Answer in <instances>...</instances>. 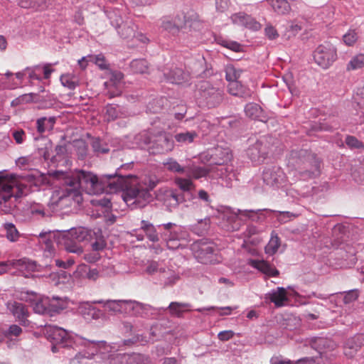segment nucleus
Segmentation results:
<instances>
[{"label":"nucleus","instance_id":"c9c22d12","mask_svg":"<svg viewBox=\"0 0 364 364\" xmlns=\"http://www.w3.org/2000/svg\"><path fill=\"white\" fill-rule=\"evenodd\" d=\"M112 313L124 314L125 300H99L96 301Z\"/></svg>","mask_w":364,"mask_h":364},{"label":"nucleus","instance_id":"774afa93","mask_svg":"<svg viewBox=\"0 0 364 364\" xmlns=\"http://www.w3.org/2000/svg\"><path fill=\"white\" fill-rule=\"evenodd\" d=\"M279 247V240L278 237H272L269 243L265 247V252L268 255H274Z\"/></svg>","mask_w":364,"mask_h":364},{"label":"nucleus","instance_id":"09e8293b","mask_svg":"<svg viewBox=\"0 0 364 364\" xmlns=\"http://www.w3.org/2000/svg\"><path fill=\"white\" fill-rule=\"evenodd\" d=\"M60 80L63 87L70 90H75L79 85L77 77L69 73L62 75L60 77Z\"/></svg>","mask_w":364,"mask_h":364},{"label":"nucleus","instance_id":"a18cd8bd","mask_svg":"<svg viewBox=\"0 0 364 364\" xmlns=\"http://www.w3.org/2000/svg\"><path fill=\"white\" fill-rule=\"evenodd\" d=\"M80 312L85 319H97L101 314L98 309L88 304L82 305L80 307Z\"/></svg>","mask_w":364,"mask_h":364},{"label":"nucleus","instance_id":"b1692460","mask_svg":"<svg viewBox=\"0 0 364 364\" xmlns=\"http://www.w3.org/2000/svg\"><path fill=\"white\" fill-rule=\"evenodd\" d=\"M249 264L262 273L265 277H274L279 273L273 264L263 259H250Z\"/></svg>","mask_w":364,"mask_h":364},{"label":"nucleus","instance_id":"473e14b6","mask_svg":"<svg viewBox=\"0 0 364 364\" xmlns=\"http://www.w3.org/2000/svg\"><path fill=\"white\" fill-rule=\"evenodd\" d=\"M228 92L232 95L242 98L250 97L252 93L250 89L242 85L239 81L229 83Z\"/></svg>","mask_w":364,"mask_h":364},{"label":"nucleus","instance_id":"f257e3e1","mask_svg":"<svg viewBox=\"0 0 364 364\" xmlns=\"http://www.w3.org/2000/svg\"><path fill=\"white\" fill-rule=\"evenodd\" d=\"M132 167V163L121 166L114 174H107L97 177L90 171L75 170L68 173L64 178V183L73 186L88 195H99L103 193H114L124 186L122 171Z\"/></svg>","mask_w":364,"mask_h":364},{"label":"nucleus","instance_id":"412c9836","mask_svg":"<svg viewBox=\"0 0 364 364\" xmlns=\"http://www.w3.org/2000/svg\"><path fill=\"white\" fill-rule=\"evenodd\" d=\"M364 344V336L357 334L349 338L343 346V352L348 358H353Z\"/></svg>","mask_w":364,"mask_h":364},{"label":"nucleus","instance_id":"0eeeda50","mask_svg":"<svg viewBox=\"0 0 364 364\" xmlns=\"http://www.w3.org/2000/svg\"><path fill=\"white\" fill-rule=\"evenodd\" d=\"M78 339L80 340V342L85 348L90 349L91 352L85 353L84 354L79 353L78 355H76L77 358H86L92 359L94 355H99L102 360L106 362L110 354L114 351L113 350L114 347L107 344L105 341H96L87 340L83 338H79Z\"/></svg>","mask_w":364,"mask_h":364},{"label":"nucleus","instance_id":"2eb2a0df","mask_svg":"<svg viewBox=\"0 0 364 364\" xmlns=\"http://www.w3.org/2000/svg\"><path fill=\"white\" fill-rule=\"evenodd\" d=\"M134 232V233L132 235L135 236L138 241L144 240V235L152 242L159 241V233L157 226L154 225L147 220H141L139 230H135Z\"/></svg>","mask_w":364,"mask_h":364},{"label":"nucleus","instance_id":"39448f33","mask_svg":"<svg viewBox=\"0 0 364 364\" xmlns=\"http://www.w3.org/2000/svg\"><path fill=\"white\" fill-rule=\"evenodd\" d=\"M63 188L55 190L50 200V205L53 208L65 209L67 208H76L82 202L81 191L73 186L66 185Z\"/></svg>","mask_w":364,"mask_h":364},{"label":"nucleus","instance_id":"5fc2aeb1","mask_svg":"<svg viewBox=\"0 0 364 364\" xmlns=\"http://www.w3.org/2000/svg\"><path fill=\"white\" fill-rule=\"evenodd\" d=\"M107 18L109 19L111 25L115 28L116 30L120 28L122 24L124 23L121 16L119 10H111L106 12Z\"/></svg>","mask_w":364,"mask_h":364},{"label":"nucleus","instance_id":"4be33fe9","mask_svg":"<svg viewBox=\"0 0 364 364\" xmlns=\"http://www.w3.org/2000/svg\"><path fill=\"white\" fill-rule=\"evenodd\" d=\"M124 75L119 71L112 73L109 82H105V87L108 89L107 95L110 98L119 95L122 92L121 83Z\"/></svg>","mask_w":364,"mask_h":364},{"label":"nucleus","instance_id":"7c9ffc66","mask_svg":"<svg viewBox=\"0 0 364 364\" xmlns=\"http://www.w3.org/2000/svg\"><path fill=\"white\" fill-rule=\"evenodd\" d=\"M266 298L274 303L276 306H282L287 301V291L284 287H277V289L267 294Z\"/></svg>","mask_w":364,"mask_h":364},{"label":"nucleus","instance_id":"e433bc0d","mask_svg":"<svg viewBox=\"0 0 364 364\" xmlns=\"http://www.w3.org/2000/svg\"><path fill=\"white\" fill-rule=\"evenodd\" d=\"M275 13L279 15H287L291 11V6L287 0H266Z\"/></svg>","mask_w":364,"mask_h":364},{"label":"nucleus","instance_id":"aec40b11","mask_svg":"<svg viewBox=\"0 0 364 364\" xmlns=\"http://www.w3.org/2000/svg\"><path fill=\"white\" fill-rule=\"evenodd\" d=\"M48 338L58 345L71 346L72 341L68 337L67 331L58 326H50L47 331Z\"/></svg>","mask_w":364,"mask_h":364},{"label":"nucleus","instance_id":"4c0bfd02","mask_svg":"<svg viewBox=\"0 0 364 364\" xmlns=\"http://www.w3.org/2000/svg\"><path fill=\"white\" fill-rule=\"evenodd\" d=\"M12 267L18 269L21 272L26 271L34 272L36 269V263L26 258L13 259Z\"/></svg>","mask_w":364,"mask_h":364},{"label":"nucleus","instance_id":"a878e982","mask_svg":"<svg viewBox=\"0 0 364 364\" xmlns=\"http://www.w3.org/2000/svg\"><path fill=\"white\" fill-rule=\"evenodd\" d=\"M359 296L358 289H351L343 293L338 292L331 294V297L334 299L336 306H341L342 304L346 306L350 305L357 300Z\"/></svg>","mask_w":364,"mask_h":364},{"label":"nucleus","instance_id":"5701e85b","mask_svg":"<svg viewBox=\"0 0 364 364\" xmlns=\"http://www.w3.org/2000/svg\"><path fill=\"white\" fill-rule=\"evenodd\" d=\"M202 96L205 99L209 107H215L223 101V91L220 89L210 87L208 83L204 86Z\"/></svg>","mask_w":364,"mask_h":364},{"label":"nucleus","instance_id":"9d476101","mask_svg":"<svg viewBox=\"0 0 364 364\" xmlns=\"http://www.w3.org/2000/svg\"><path fill=\"white\" fill-rule=\"evenodd\" d=\"M314 59L320 67L327 69L337 59L336 49L331 43L319 45L314 52Z\"/></svg>","mask_w":364,"mask_h":364},{"label":"nucleus","instance_id":"20e7f679","mask_svg":"<svg viewBox=\"0 0 364 364\" xmlns=\"http://www.w3.org/2000/svg\"><path fill=\"white\" fill-rule=\"evenodd\" d=\"M129 176H123L124 186L118 191L123 190L122 197L127 206L132 209L145 207L151 200V195L147 188L140 186H131L129 180L134 179L136 176L132 173H123Z\"/></svg>","mask_w":364,"mask_h":364},{"label":"nucleus","instance_id":"603ef678","mask_svg":"<svg viewBox=\"0 0 364 364\" xmlns=\"http://www.w3.org/2000/svg\"><path fill=\"white\" fill-rule=\"evenodd\" d=\"M181 237V228L179 229L173 228L169 232V240L166 241L168 249H176L180 246L179 240Z\"/></svg>","mask_w":364,"mask_h":364},{"label":"nucleus","instance_id":"c85d7f7f","mask_svg":"<svg viewBox=\"0 0 364 364\" xmlns=\"http://www.w3.org/2000/svg\"><path fill=\"white\" fill-rule=\"evenodd\" d=\"M191 304L188 303L171 302L167 308H159L157 311H165L169 310V313L176 317H181L183 314L186 311H191Z\"/></svg>","mask_w":364,"mask_h":364},{"label":"nucleus","instance_id":"2f4dec72","mask_svg":"<svg viewBox=\"0 0 364 364\" xmlns=\"http://www.w3.org/2000/svg\"><path fill=\"white\" fill-rule=\"evenodd\" d=\"M69 300L67 297L52 296L48 299V310L52 313H59L67 309Z\"/></svg>","mask_w":364,"mask_h":364},{"label":"nucleus","instance_id":"c03bdc74","mask_svg":"<svg viewBox=\"0 0 364 364\" xmlns=\"http://www.w3.org/2000/svg\"><path fill=\"white\" fill-rule=\"evenodd\" d=\"M124 113L121 111L118 105H108L106 107L105 117L107 121H114L118 118L123 117Z\"/></svg>","mask_w":364,"mask_h":364},{"label":"nucleus","instance_id":"0e129e2a","mask_svg":"<svg viewBox=\"0 0 364 364\" xmlns=\"http://www.w3.org/2000/svg\"><path fill=\"white\" fill-rule=\"evenodd\" d=\"M6 237L11 242L16 241L18 238V232L13 223H5Z\"/></svg>","mask_w":364,"mask_h":364},{"label":"nucleus","instance_id":"69168bd1","mask_svg":"<svg viewBox=\"0 0 364 364\" xmlns=\"http://www.w3.org/2000/svg\"><path fill=\"white\" fill-rule=\"evenodd\" d=\"M127 353H116L115 350L110 354L106 361L108 364H125Z\"/></svg>","mask_w":364,"mask_h":364},{"label":"nucleus","instance_id":"9b49d317","mask_svg":"<svg viewBox=\"0 0 364 364\" xmlns=\"http://www.w3.org/2000/svg\"><path fill=\"white\" fill-rule=\"evenodd\" d=\"M173 147L174 141L171 135L161 132L153 134L149 152L151 154H163L172 151Z\"/></svg>","mask_w":364,"mask_h":364},{"label":"nucleus","instance_id":"bb28decb","mask_svg":"<svg viewBox=\"0 0 364 364\" xmlns=\"http://www.w3.org/2000/svg\"><path fill=\"white\" fill-rule=\"evenodd\" d=\"M100 276L99 271L94 268L92 269L89 266L82 264L77 266L74 277L82 279H89L90 281H96Z\"/></svg>","mask_w":364,"mask_h":364},{"label":"nucleus","instance_id":"1a4fd4ad","mask_svg":"<svg viewBox=\"0 0 364 364\" xmlns=\"http://www.w3.org/2000/svg\"><path fill=\"white\" fill-rule=\"evenodd\" d=\"M14 186L7 183L6 179L0 175V205L5 213H9L16 206L15 202L18 196L14 193Z\"/></svg>","mask_w":364,"mask_h":364},{"label":"nucleus","instance_id":"423d86ee","mask_svg":"<svg viewBox=\"0 0 364 364\" xmlns=\"http://www.w3.org/2000/svg\"><path fill=\"white\" fill-rule=\"evenodd\" d=\"M87 232L83 228H74L61 232L58 242L62 243L65 249L72 253L82 254L83 250L80 243L87 239Z\"/></svg>","mask_w":364,"mask_h":364},{"label":"nucleus","instance_id":"864d4df0","mask_svg":"<svg viewBox=\"0 0 364 364\" xmlns=\"http://www.w3.org/2000/svg\"><path fill=\"white\" fill-rule=\"evenodd\" d=\"M122 38H129L134 36V25L131 21H126L117 30Z\"/></svg>","mask_w":364,"mask_h":364},{"label":"nucleus","instance_id":"de8ad7c7","mask_svg":"<svg viewBox=\"0 0 364 364\" xmlns=\"http://www.w3.org/2000/svg\"><path fill=\"white\" fill-rule=\"evenodd\" d=\"M159 233V239L161 238L165 242L167 240H169V232H171L173 228L179 229V227L173 223H167L165 224H161L157 225Z\"/></svg>","mask_w":364,"mask_h":364},{"label":"nucleus","instance_id":"bf43d9fd","mask_svg":"<svg viewBox=\"0 0 364 364\" xmlns=\"http://www.w3.org/2000/svg\"><path fill=\"white\" fill-rule=\"evenodd\" d=\"M25 71L26 72L31 82L34 80L41 81L43 80L42 67L41 65H36L32 68H26Z\"/></svg>","mask_w":364,"mask_h":364},{"label":"nucleus","instance_id":"37998d69","mask_svg":"<svg viewBox=\"0 0 364 364\" xmlns=\"http://www.w3.org/2000/svg\"><path fill=\"white\" fill-rule=\"evenodd\" d=\"M161 21V27L164 31L168 32L171 36H176L179 33L178 26L174 23L171 16H164Z\"/></svg>","mask_w":364,"mask_h":364},{"label":"nucleus","instance_id":"f704fd0d","mask_svg":"<svg viewBox=\"0 0 364 364\" xmlns=\"http://www.w3.org/2000/svg\"><path fill=\"white\" fill-rule=\"evenodd\" d=\"M171 18L174 23L178 26V29L180 31L183 26L188 25L189 27H193V24L198 21V16L196 14H193L190 16L183 14H177Z\"/></svg>","mask_w":364,"mask_h":364},{"label":"nucleus","instance_id":"680f3d73","mask_svg":"<svg viewBox=\"0 0 364 364\" xmlns=\"http://www.w3.org/2000/svg\"><path fill=\"white\" fill-rule=\"evenodd\" d=\"M22 333L23 329L17 324H11L5 330L6 338L9 340H12L14 338L20 336Z\"/></svg>","mask_w":364,"mask_h":364},{"label":"nucleus","instance_id":"052dcab7","mask_svg":"<svg viewBox=\"0 0 364 364\" xmlns=\"http://www.w3.org/2000/svg\"><path fill=\"white\" fill-rule=\"evenodd\" d=\"M164 267L165 266L161 262L156 261H150L148 262L147 263V265L146 267V272L149 274H156L159 277L160 275L161 272L163 271Z\"/></svg>","mask_w":364,"mask_h":364},{"label":"nucleus","instance_id":"13d9d810","mask_svg":"<svg viewBox=\"0 0 364 364\" xmlns=\"http://www.w3.org/2000/svg\"><path fill=\"white\" fill-rule=\"evenodd\" d=\"M242 73V70L237 68L232 65H229L225 68V77L229 83L238 81Z\"/></svg>","mask_w":364,"mask_h":364},{"label":"nucleus","instance_id":"f8f14e48","mask_svg":"<svg viewBox=\"0 0 364 364\" xmlns=\"http://www.w3.org/2000/svg\"><path fill=\"white\" fill-rule=\"evenodd\" d=\"M219 225L226 231L233 232L240 228L239 215L228 207H220L216 215Z\"/></svg>","mask_w":364,"mask_h":364},{"label":"nucleus","instance_id":"a211bd4d","mask_svg":"<svg viewBox=\"0 0 364 364\" xmlns=\"http://www.w3.org/2000/svg\"><path fill=\"white\" fill-rule=\"evenodd\" d=\"M165 80L170 83L181 84L188 81L189 75L183 71L181 68L171 64L167 65L162 70Z\"/></svg>","mask_w":364,"mask_h":364},{"label":"nucleus","instance_id":"6e6552de","mask_svg":"<svg viewBox=\"0 0 364 364\" xmlns=\"http://www.w3.org/2000/svg\"><path fill=\"white\" fill-rule=\"evenodd\" d=\"M193 250L194 257L200 263L208 264L219 262L217 249L213 243L200 242L193 245Z\"/></svg>","mask_w":364,"mask_h":364},{"label":"nucleus","instance_id":"ddd939ff","mask_svg":"<svg viewBox=\"0 0 364 364\" xmlns=\"http://www.w3.org/2000/svg\"><path fill=\"white\" fill-rule=\"evenodd\" d=\"M157 309L149 304L135 300H125L124 314L133 316L146 317L156 312Z\"/></svg>","mask_w":364,"mask_h":364},{"label":"nucleus","instance_id":"72a5a7b5","mask_svg":"<svg viewBox=\"0 0 364 364\" xmlns=\"http://www.w3.org/2000/svg\"><path fill=\"white\" fill-rule=\"evenodd\" d=\"M270 209L253 210H238V214L240 217H246L254 222H262L267 218L266 213H272Z\"/></svg>","mask_w":364,"mask_h":364},{"label":"nucleus","instance_id":"f03ea898","mask_svg":"<svg viewBox=\"0 0 364 364\" xmlns=\"http://www.w3.org/2000/svg\"><path fill=\"white\" fill-rule=\"evenodd\" d=\"M312 161L311 168L304 171H291L290 176H293L290 181L284 171L277 166H269L265 167L262 173L264 183L273 188H284L289 184L296 183L298 180H308L315 178L320 174V161L316 157L311 156Z\"/></svg>","mask_w":364,"mask_h":364},{"label":"nucleus","instance_id":"7ed1b4c3","mask_svg":"<svg viewBox=\"0 0 364 364\" xmlns=\"http://www.w3.org/2000/svg\"><path fill=\"white\" fill-rule=\"evenodd\" d=\"M203 160L209 162L212 168V171L215 173L221 181V185L225 187H231L232 181L236 178V174L234 167L228 162L232 158V153L228 147L217 146L213 147L201 156Z\"/></svg>","mask_w":364,"mask_h":364},{"label":"nucleus","instance_id":"8fccbe9b","mask_svg":"<svg viewBox=\"0 0 364 364\" xmlns=\"http://www.w3.org/2000/svg\"><path fill=\"white\" fill-rule=\"evenodd\" d=\"M166 168L173 173H185L186 171V166H182L178 162L173 158H168L164 163Z\"/></svg>","mask_w":364,"mask_h":364},{"label":"nucleus","instance_id":"6e6d98bb","mask_svg":"<svg viewBox=\"0 0 364 364\" xmlns=\"http://www.w3.org/2000/svg\"><path fill=\"white\" fill-rule=\"evenodd\" d=\"M130 69L134 73H145L149 69L148 63L144 59H134L130 63Z\"/></svg>","mask_w":364,"mask_h":364},{"label":"nucleus","instance_id":"338daca9","mask_svg":"<svg viewBox=\"0 0 364 364\" xmlns=\"http://www.w3.org/2000/svg\"><path fill=\"white\" fill-rule=\"evenodd\" d=\"M91 145L94 152L97 154H107L109 151L107 146L103 145L100 139H94Z\"/></svg>","mask_w":364,"mask_h":364},{"label":"nucleus","instance_id":"6ab92c4d","mask_svg":"<svg viewBox=\"0 0 364 364\" xmlns=\"http://www.w3.org/2000/svg\"><path fill=\"white\" fill-rule=\"evenodd\" d=\"M186 175L192 179H200L201 178H207L210 179L220 180L218 176H215V173L212 171V168H206L199 166H187Z\"/></svg>","mask_w":364,"mask_h":364},{"label":"nucleus","instance_id":"a19ab883","mask_svg":"<svg viewBox=\"0 0 364 364\" xmlns=\"http://www.w3.org/2000/svg\"><path fill=\"white\" fill-rule=\"evenodd\" d=\"M364 67V54L359 53L353 56L347 63L346 69L348 72L360 70Z\"/></svg>","mask_w":364,"mask_h":364},{"label":"nucleus","instance_id":"f3484780","mask_svg":"<svg viewBox=\"0 0 364 364\" xmlns=\"http://www.w3.org/2000/svg\"><path fill=\"white\" fill-rule=\"evenodd\" d=\"M156 198L159 200L163 202L169 210L177 207L180 203L184 201L183 194L178 193L176 190L173 189H161Z\"/></svg>","mask_w":364,"mask_h":364},{"label":"nucleus","instance_id":"ea45409f","mask_svg":"<svg viewBox=\"0 0 364 364\" xmlns=\"http://www.w3.org/2000/svg\"><path fill=\"white\" fill-rule=\"evenodd\" d=\"M39 242L42 244V248L45 252L51 255L54 252L53 240L50 232H41L39 234Z\"/></svg>","mask_w":364,"mask_h":364},{"label":"nucleus","instance_id":"e2e57ef3","mask_svg":"<svg viewBox=\"0 0 364 364\" xmlns=\"http://www.w3.org/2000/svg\"><path fill=\"white\" fill-rule=\"evenodd\" d=\"M272 212L276 214V218L280 223H286L297 216L296 214L289 211L272 210Z\"/></svg>","mask_w":364,"mask_h":364},{"label":"nucleus","instance_id":"58836bf2","mask_svg":"<svg viewBox=\"0 0 364 364\" xmlns=\"http://www.w3.org/2000/svg\"><path fill=\"white\" fill-rule=\"evenodd\" d=\"M55 123V118L54 117H41L36 121L37 131L40 134H43L46 131H50L53 129Z\"/></svg>","mask_w":364,"mask_h":364},{"label":"nucleus","instance_id":"4468645a","mask_svg":"<svg viewBox=\"0 0 364 364\" xmlns=\"http://www.w3.org/2000/svg\"><path fill=\"white\" fill-rule=\"evenodd\" d=\"M269 136H262L254 143L253 139H250V146L247 149V155L252 161H258L261 158L264 159L268 154L269 144Z\"/></svg>","mask_w":364,"mask_h":364},{"label":"nucleus","instance_id":"49530a36","mask_svg":"<svg viewBox=\"0 0 364 364\" xmlns=\"http://www.w3.org/2000/svg\"><path fill=\"white\" fill-rule=\"evenodd\" d=\"M174 183L183 192H189L195 188V185L189 177H176L174 178Z\"/></svg>","mask_w":364,"mask_h":364},{"label":"nucleus","instance_id":"79ce46f5","mask_svg":"<svg viewBox=\"0 0 364 364\" xmlns=\"http://www.w3.org/2000/svg\"><path fill=\"white\" fill-rule=\"evenodd\" d=\"M197 137L198 134L195 131L180 132L174 136L176 141L181 145L189 144Z\"/></svg>","mask_w":364,"mask_h":364},{"label":"nucleus","instance_id":"393cba45","mask_svg":"<svg viewBox=\"0 0 364 364\" xmlns=\"http://www.w3.org/2000/svg\"><path fill=\"white\" fill-rule=\"evenodd\" d=\"M153 134H154L148 131H142L139 132L133 137V141H132L130 148H139L141 149H146L149 151Z\"/></svg>","mask_w":364,"mask_h":364},{"label":"nucleus","instance_id":"c756f323","mask_svg":"<svg viewBox=\"0 0 364 364\" xmlns=\"http://www.w3.org/2000/svg\"><path fill=\"white\" fill-rule=\"evenodd\" d=\"M158 278L161 284L168 287L175 284L179 280L180 276L175 271L164 267Z\"/></svg>","mask_w":364,"mask_h":364},{"label":"nucleus","instance_id":"cd10ccee","mask_svg":"<svg viewBox=\"0 0 364 364\" xmlns=\"http://www.w3.org/2000/svg\"><path fill=\"white\" fill-rule=\"evenodd\" d=\"M245 113L247 117L252 119L264 122L267 116L259 105L250 102L245 107Z\"/></svg>","mask_w":364,"mask_h":364},{"label":"nucleus","instance_id":"dca6fc26","mask_svg":"<svg viewBox=\"0 0 364 364\" xmlns=\"http://www.w3.org/2000/svg\"><path fill=\"white\" fill-rule=\"evenodd\" d=\"M7 310L23 326L28 325L29 311L27 306L16 301H9L6 304Z\"/></svg>","mask_w":364,"mask_h":364},{"label":"nucleus","instance_id":"4d7b16f0","mask_svg":"<svg viewBox=\"0 0 364 364\" xmlns=\"http://www.w3.org/2000/svg\"><path fill=\"white\" fill-rule=\"evenodd\" d=\"M149 357L140 354V353H132L126 354V363L125 364H149Z\"/></svg>","mask_w":364,"mask_h":364},{"label":"nucleus","instance_id":"3c124183","mask_svg":"<svg viewBox=\"0 0 364 364\" xmlns=\"http://www.w3.org/2000/svg\"><path fill=\"white\" fill-rule=\"evenodd\" d=\"M48 0H19L18 4L22 8H33L36 9H44L47 7Z\"/></svg>","mask_w":364,"mask_h":364}]
</instances>
